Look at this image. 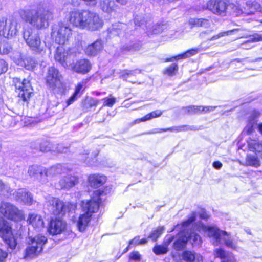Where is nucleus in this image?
Returning <instances> with one entry per match:
<instances>
[{"mask_svg":"<svg viewBox=\"0 0 262 262\" xmlns=\"http://www.w3.org/2000/svg\"><path fill=\"white\" fill-rule=\"evenodd\" d=\"M53 13L48 9L39 8L27 12L26 20L32 25L42 28L48 26V21L52 19Z\"/></svg>","mask_w":262,"mask_h":262,"instance_id":"obj_4","label":"nucleus"},{"mask_svg":"<svg viewBox=\"0 0 262 262\" xmlns=\"http://www.w3.org/2000/svg\"><path fill=\"white\" fill-rule=\"evenodd\" d=\"M164 230L163 226L157 227L155 230H153L148 238H151L153 241H156L157 239L161 235Z\"/></svg>","mask_w":262,"mask_h":262,"instance_id":"obj_39","label":"nucleus"},{"mask_svg":"<svg viewBox=\"0 0 262 262\" xmlns=\"http://www.w3.org/2000/svg\"><path fill=\"white\" fill-rule=\"evenodd\" d=\"M77 95H75V93L67 101V106H69L76 99Z\"/></svg>","mask_w":262,"mask_h":262,"instance_id":"obj_56","label":"nucleus"},{"mask_svg":"<svg viewBox=\"0 0 262 262\" xmlns=\"http://www.w3.org/2000/svg\"><path fill=\"white\" fill-rule=\"evenodd\" d=\"M0 213L7 219L16 222L25 219L23 211L8 202L2 201L0 203Z\"/></svg>","mask_w":262,"mask_h":262,"instance_id":"obj_8","label":"nucleus"},{"mask_svg":"<svg viewBox=\"0 0 262 262\" xmlns=\"http://www.w3.org/2000/svg\"><path fill=\"white\" fill-rule=\"evenodd\" d=\"M27 222L34 229L40 230L44 226V222L42 217L35 213H31L28 215Z\"/></svg>","mask_w":262,"mask_h":262,"instance_id":"obj_21","label":"nucleus"},{"mask_svg":"<svg viewBox=\"0 0 262 262\" xmlns=\"http://www.w3.org/2000/svg\"><path fill=\"white\" fill-rule=\"evenodd\" d=\"M260 115V113L257 111H254L251 115V116L249 118V120H254L255 118L258 117Z\"/></svg>","mask_w":262,"mask_h":262,"instance_id":"obj_58","label":"nucleus"},{"mask_svg":"<svg viewBox=\"0 0 262 262\" xmlns=\"http://www.w3.org/2000/svg\"><path fill=\"white\" fill-rule=\"evenodd\" d=\"M103 101V106L112 107L116 102V98L114 97L112 95H110L108 97H105L102 99Z\"/></svg>","mask_w":262,"mask_h":262,"instance_id":"obj_41","label":"nucleus"},{"mask_svg":"<svg viewBox=\"0 0 262 262\" xmlns=\"http://www.w3.org/2000/svg\"><path fill=\"white\" fill-rule=\"evenodd\" d=\"M248 147L251 151L259 153L262 151V141L258 140L249 139L248 141Z\"/></svg>","mask_w":262,"mask_h":262,"instance_id":"obj_31","label":"nucleus"},{"mask_svg":"<svg viewBox=\"0 0 262 262\" xmlns=\"http://www.w3.org/2000/svg\"><path fill=\"white\" fill-rule=\"evenodd\" d=\"M233 31V30H229L227 31L221 32L219 34L213 36L209 39V40H216L223 36H227L229 35V33L232 32Z\"/></svg>","mask_w":262,"mask_h":262,"instance_id":"obj_47","label":"nucleus"},{"mask_svg":"<svg viewBox=\"0 0 262 262\" xmlns=\"http://www.w3.org/2000/svg\"><path fill=\"white\" fill-rule=\"evenodd\" d=\"M0 236L12 249L17 245L16 238L13 235L10 223L3 218H0Z\"/></svg>","mask_w":262,"mask_h":262,"instance_id":"obj_10","label":"nucleus"},{"mask_svg":"<svg viewBox=\"0 0 262 262\" xmlns=\"http://www.w3.org/2000/svg\"><path fill=\"white\" fill-rule=\"evenodd\" d=\"M71 68L74 72L84 74L91 70V64L88 60L83 59L77 61L75 64L71 66Z\"/></svg>","mask_w":262,"mask_h":262,"instance_id":"obj_19","label":"nucleus"},{"mask_svg":"<svg viewBox=\"0 0 262 262\" xmlns=\"http://www.w3.org/2000/svg\"><path fill=\"white\" fill-rule=\"evenodd\" d=\"M199 26L207 28L209 26V21L207 19L199 18Z\"/></svg>","mask_w":262,"mask_h":262,"instance_id":"obj_52","label":"nucleus"},{"mask_svg":"<svg viewBox=\"0 0 262 262\" xmlns=\"http://www.w3.org/2000/svg\"><path fill=\"white\" fill-rule=\"evenodd\" d=\"M7 253L0 249V262L4 261L7 258Z\"/></svg>","mask_w":262,"mask_h":262,"instance_id":"obj_55","label":"nucleus"},{"mask_svg":"<svg viewBox=\"0 0 262 262\" xmlns=\"http://www.w3.org/2000/svg\"><path fill=\"white\" fill-rule=\"evenodd\" d=\"M213 166L216 169H220L222 167V164L219 161H215L213 163Z\"/></svg>","mask_w":262,"mask_h":262,"instance_id":"obj_60","label":"nucleus"},{"mask_svg":"<svg viewBox=\"0 0 262 262\" xmlns=\"http://www.w3.org/2000/svg\"><path fill=\"white\" fill-rule=\"evenodd\" d=\"M12 58L16 64L24 67L27 70H32L36 66V62L33 59L20 52H15Z\"/></svg>","mask_w":262,"mask_h":262,"instance_id":"obj_15","label":"nucleus"},{"mask_svg":"<svg viewBox=\"0 0 262 262\" xmlns=\"http://www.w3.org/2000/svg\"><path fill=\"white\" fill-rule=\"evenodd\" d=\"M77 95H75V93L67 101V106H69L76 99Z\"/></svg>","mask_w":262,"mask_h":262,"instance_id":"obj_57","label":"nucleus"},{"mask_svg":"<svg viewBox=\"0 0 262 262\" xmlns=\"http://www.w3.org/2000/svg\"><path fill=\"white\" fill-rule=\"evenodd\" d=\"M260 161L257 156L253 155H248L245 159L246 166L257 168L260 166Z\"/></svg>","mask_w":262,"mask_h":262,"instance_id":"obj_33","label":"nucleus"},{"mask_svg":"<svg viewBox=\"0 0 262 262\" xmlns=\"http://www.w3.org/2000/svg\"><path fill=\"white\" fill-rule=\"evenodd\" d=\"M0 191L6 195L11 194V190L10 186L7 184H4L1 180H0Z\"/></svg>","mask_w":262,"mask_h":262,"instance_id":"obj_44","label":"nucleus"},{"mask_svg":"<svg viewBox=\"0 0 262 262\" xmlns=\"http://www.w3.org/2000/svg\"><path fill=\"white\" fill-rule=\"evenodd\" d=\"M153 251L156 255L163 254L167 253L168 248L165 245L156 246L153 248Z\"/></svg>","mask_w":262,"mask_h":262,"instance_id":"obj_42","label":"nucleus"},{"mask_svg":"<svg viewBox=\"0 0 262 262\" xmlns=\"http://www.w3.org/2000/svg\"><path fill=\"white\" fill-rule=\"evenodd\" d=\"M163 30V25H155L149 30V32L152 34H158Z\"/></svg>","mask_w":262,"mask_h":262,"instance_id":"obj_46","label":"nucleus"},{"mask_svg":"<svg viewBox=\"0 0 262 262\" xmlns=\"http://www.w3.org/2000/svg\"><path fill=\"white\" fill-rule=\"evenodd\" d=\"M103 44L101 40H97L88 45L85 49V53L88 56H94L102 49Z\"/></svg>","mask_w":262,"mask_h":262,"instance_id":"obj_23","label":"nucleus"},{"mask_svg":"<svg viewBox=\"0 0 262 262\" xmlns=\"http://www.w3.org/2000/svg\"><path fill=\"white\" fill-rule=\"evenodd\" d=\"M178 71V66L176 63H173L167 67L164 71L163 73L169 76H173L176 75Z\"/></svg>","mask_w":262,"mask_h":262,"instance_id":"obj_40","label":"nucleus"},{"mask_svg":"<svg viewBox=\"0 0 262 262\" xmlns=\"http://www.w3.org/2000/svg\"><path fill=\"white\" fill-rule=\"evenodd\" d=\"M194 212L191 214L190 217L182 224L183 231H181L178 235V238L173 244V247L177 250L183 249L186 245L189 240L193 246H200L202 243V239L199 234L194 233V231H191L190 233L185 232L186 228L188 227L195 219Z\"/></svg>","mask_w":262,"mask_h":262,"instance_id":"obj_3","label":"nucleus"},{"mask_svg":"<svg viewBox=\"0 0 262 262\" xmlns=\"http://www.w3.org/2000/svg\"><path fill=\"white\" fill-rule=\"evenodd\" d=\"M83 86V83H79L78 84V85L76 87V89H75V95L78 94V93L80 92L81 90L82 89Z\"/></svg>","mask_w":262,"mask_h":262,"instance_id":"obj_61","label":"nucleus"},{"mask_svg":"<svg viewBox=\"0 0 262 262\" xmlns=\"http://www.w3.org/2000/svg\"><path fill=\"white\" fill-rule=\"evenodd\" d=\"M7 69L8 64L3 59H0V74L5 73Z\"/></svg>","mask_w":262,"mask_h":262,"instance_id":"obj_51","label":"nucleus"},{"mask_svg":"<svg viewBox=\"0 0 262 262\" xmlns=\"http://www.w3.org/2000/svg\"><path fill=\"white\" fill-rule=\"evenodd\" d=\"M114 3L111 0H102L100 4L101 9L107 13H111L114 10Z\"/></svg>","mask_w":262,"mask_h":262,"instance_id":"obj_35","label":"nucleus"},{"mask_svg":"<svg viewBox=\"0 0 262 262\" xmlns=\"http://www.w3.org/2000/svg\"><path fill=\"white\" fill-rule=\"evenodd\" d=\"M11 49L8 42L2 41L0 43V54H7Z\"/></svg>","mask_w":262,"mask_h":262,"instance_id":"obj_43","label":"nucleus"},{"mask_svg":"<svg viewBox=\"0 0 262 262\" xmlns=\"http://www.w3.org/2000/svg\"><path fill=\"white\" fill-rule=\"evenodd\" d=\"M199 52V49L197 48L191 49L185 52L182 54L177 55V59H185L196 54Z\"/></svg>","mask_w":262,"mask_h":262,"instance_id":"obj_38","label":"nucleus"},{"mask_svg":"<svg viewBox=\"0 0 262 262\" xmlns=\"http://www.w3.org/2000/svg\"><path fill=\"white\" fill-rule=\"evenodd\" d=\"M139 237L138 236L135 237L134 239L130 241L129 242V247L136 246L139 245Z\"/></svg>","mask_w":262,"mask_h":262,"instance_id":"obj_53","label":"nucleus"},{"mask_svg":"<svg viewBox=\"0 0 262 262\" xmlns=\"http://www.w3.org/2000/svg\"><path fill=\"white\" fill-rule=\"evenodd\" d=\"M69 54L65 51V49L62 45L57 47L54 55L55 59L65 68L68 67V59Z\"/></svg>","mask_w":262,"mask_h":262,"instance_id":"obj_20","label":"nucleus"},{"mask_svg":"<svg viewBox=\"0 0 262 262\" xmlns=\"http://www.w3.org/2000/svg\"><path fill=\"white\" fill-rule=\"evenodd\" d=\"M255 124L254 120H249V122L246 125V126L245 127L243 133L244 134L246 133L247 135H250L252 133H253L254 130L253 125Z\"/></svg>","mask_w":262,"mask_h":262,"instance_id":"obj_45","label":"nucleus"},{"mask_svg":"<svg viewBox=\"0 0 262 262\" xmlns=\"http://www.w3.org/2000/svg\"><path fill=\"white\" fill-rule=\"evenodd\" d=\"M215 108V106H189L183 108V110L185 113L193 114L200 113L202 112H211L214 111Z\"/></svg>","mask_w":262,"mask_h":262,"instance_id":"obj_25","label":"nucleus"},{"mask_svg":"<svg viewBox=\"0 0 262 262\" xmlns=\"http://www.w3.org/2000/svg\"><path fill=\"white\" fill-rule=\"evenodd\" d=\"M99 103V100L91 97H87L82 102L83 107L88 108L92 106H96Z\"/></svg>","mask_w":262,"mask_h":262,"instance_id":"obj_37","label":"nucleus"},{"mask_svg":"<svg viewBox=\"0 0 262 262\" xmlns=\"http://www.w3.org/2000/svg\"><path fill=\"white\" fill-rule=\"evenodd\" d=\"M199 18H191L189 20V24L192 26H199Z\"/></svg>","mask_w":262,"mask_h":262,"instance_id":"obj_54","label":"nucleus"},{"mask_svg":"<svg viewBox=\"0 0 262 262\" xmlns=\"http://www.w3.org/2000/svg\"><path fill=\"white\" fill-rule=\"evenodd\" d=\"M18 32L16 20L2 18L0 19V35L8 39L15 36Z\"/></svg>","mask_w":262,"mask_h":262,"instance_id":"obj_11","label":"nucleus"},{"mask_svg":"<svg viewBox=\"0 0 262 262\" xmlns=\"http://www.w3.org/2000/svg\"><path fill=\"white\" fill-rule=\"evenodd\" d=\"M100 198H93L89 200L83 201L81 202L82 209L85 213L91 215L93 213L97 212L99 209Z\"/></svg>","mask_w":262,"mask_h":262,"instance_id":"obj_17","label":"nucleus"},{"mask_svg":"<svg viewBox=\"0 0 262 262\" xmlns=\"http://www.w3.org/2000/svg\"><path fill=\"white\" fill-rule=\"evenodd\" d=\"M14 199L18 202L30 205L32 202V196L26 189H19L13 193Z\"/></svg>","mask_w":262,"mask_h":262,"instance_id":"obj_18","label":"nucleus"},{"mask_svg":"<svg viewBox=\"0 0 262 262\" xmlns=\"http://www.w3.org/2000/svg\"><path fill=\"white\" fill-rule=\"evenodd\" d=\"M226 253L224 250L221 248L216 249L215 250V256L223 259L225 257Z\"/></svg>","mask_w":262,"mask_h":262,"instance_id":"obj_50","label":"nucleus"},{"mask_svg":"<svg viewBox=\"0 0 262 262\" xmlns=\"http://www.w3.org/2000/svg\"><path fill=\"white\" fill-rule=\"evenodd\" d=\"M162 113H163L162 111H161L160 110H156L155 111H153V112L147 114L146 115H145V116H144L143 117H142L140 119H136L134 121L133 124H138L141 122H145L146 121H149L154 118L159 117L162 115Z\"/></svg>","mask_w":262,"mask_h":262,"instance_id":"obj_32","label":"nucleus"},{"mask_svg":"<svg viewBox=\"0 0 262 262\" xmlns=\"http://www.w3.org/2000/svg\"><path fill=\"white\" fill-rule=\"evenodd\" d=\"M68 170V168L65 165L61 164H57L44 170L45 171V176L47 177H52L65 173L67 172Z\"/></svg>","mask_w":262,"mask_h":262,"instance_id":"obj_24","label":"nucleus"},{"mask_svg":"<svg viewBox=\"0 0 262 262\" xmlns=\"http://www.w3.org/2000/svg\"><path fill=\"white\" fill-rule=\"evenodd\" d=\"M78 183V178L75 176L67 175L62 177L59 182L61 188L69 189Z\"/></svg>","mask_w":262,"mask_h":262,"instance_id":"obj_22","label":"nucleus"},{"mask_svg":"<svg viewBox=\"0 0 262 262\" xmlns=\"http://www.w3.org/2000/svg\"><path fill=\"white\" fill-rule=\"evenodd\" d=\"M252 40L253 41H258L262 40V35L254 34L252 36Z\"/></svg>","mask_w":262,"mask_h":262,"instance_id":"obj_59","label":"nucleus"},{"mask_svg":"<svg viewBox=\"0 0 262 262\" xmlns=\"http://www.w3.org/2000/svg\"><path fill=\"white\" fill-rule=\"evenodd\" d=\"M129 259L139 262L141 259V255L138 251H134L129 255Z\"/></svg>","mask_w":262,"mask_h":262,"instance_id":"obj_48","label":"nucleus"},{"mask_svg":"<svg viewBox=\"0 0 262 262\" xmlns=\"http://www.w3.org/2000/svg\"><path fill=\"white\" fill-rule=\"evenodd\" d=\"M67 223L59 218L52 219L50 223L48 232L52 235H57L61 233L65 230Z\"/></svg>","mask_w":262,"mask_h":262,"instance_id":"obj_16","label":"nucleus"},{"mask_svg":"<svg viewBox=\"0 0 262 262\" xmlns=\"http://www.w3.org/2000/svg\"><path fill=\"white\" fill-rule=\"evenodd\" d=\"M177 56H173L171 58H167L165 59V62H172L174 60H179L180 59H177L176 58Z\"/></svg>","mask_w":262,"mask_h":262,"instance_id":"obj_63","label":"nucleus"},{"mask_svg":"<svg viewBox=\"0 0 262 262\" xmlns=\"http://www.w3.org/2000/svg\"><path fill=\"white\" fill-rule=\"evenodd\" d=\"M47 242L46 236L39 234L34 237H29L28 246L25 250L24 257L26 259H32L37 257L43 250V246Z\"/></svg>","mask_w":262,"mask_h":262,"instance_id":"obj_6","label":"nucleus"},{"mask_svg":"<svg viewBox=\"0 0 262 262\" xmlns=\"http://www.w3.org/2000/svg\"><path fill=\"white\" fill-rule=\"evenodd\" d=\"M183 259L186 262H203V257L200 254L190 251H185L182 253Z\"/></svg>","mask_w":262,"mask_h":262,"instance_id":"obj_27","label":"nucleus"},{"mask_svg":"<svg viewBox=\"0 0 262 262\" xmlns=\"http://www.w3.org/2000/svg\"><path fill=\"white\" fill-rule=\"evenodd\" d=\"M141 73V70L139 69H136L132 71H128L125 70L121 73L120 75V77L123 78L124 80L128 81V79L130 76H135L137 74H140ZM128 81H130L128 80Z\"/></svg>","mask_w":262,"mask_h":262,"instance_id":"obj_36","label":"nucleus"},{"mask_svg":"<svg viewBox=\"0 0 262 262\" xmlns=\"http://www.w3.org/2000/svg\"><path fill=\"white\" fill-rule=\"evenodd\" d=\"M71 29L62 24H59L56 28H54L52 36L55 42L59 45H64L71 36Z\"/></svg>","mask_w":262,"mask_h":262,"instance_id":"obj_13","label":"nucleus"},{"mask_svg":"<svg viewBox=\"0 0 262 262\" xmlns=\"http://www.w3.org/2000/svg\"><path fill=\"white\" fill-rule=\"evenodd\" d=\"M244 11L248 14H252L255 11L262 12V7L257 2L251 0L246 3V7H244Z\"/></svg>","mask_w":262,"mask_h":262,"instance_id":"obj_29","label":"nucleus"},{"mask_svg":"<svg viewBox=\"0 0 262 262\" xmlns=\"http://www.w3.org/2000/svg\"><path fill=\"white\" fill-rule=\"evenodd\" d=\"M98 150L92 152H85L81 155V159L83 160L86 164L93 165L97 161V156L98 155Z\"/></svg>","mask_w":262,"mask_h":262,"instance_id":"obj_30","label":"nucleus"},{"mask_svg":"<svg viewBox=\"0 0 262 262\" xmlns=\"http://www.w3.org/2000/svg\"><path fill=\"white\" fill-rule=\"evenodd\" d=\"M91 216V214L85 213L79 216L77 222V226L80 231H84L90 222Z\"/></svg>","mask_w":262,"mask_h":262,"instance_id":"obj_28","label":"nucleus"},{"mask_svg":"<svg viewBox=\"0 0 262 262\" xmlns=\"http://www.w3.org/2000/svg\"><path fill=\"white\" fill-rule=\"evenodd\" d=\"M62 77L59 71L54 67H49L46 77L48 86L53 91H60L62 88Z\"/></svg>","mask_w":262,"mask_h":262,"instance_id":"obj_9","label":"nucleus"},{"mask_svg":"<svg viewBox=\"0 0 262 262\" xmlns=\"http://www.w3.org/2000/svg\"><path fill=\"white\" fill-rule=\"evenodd\" d=\"M195 228L200 232H207L208 236L211 238V242L214 246H217L224 243L229 248L234 250L237 248L236 244L229 236L228 233L226 231L219 229L216 226H208L202 223H199L195 226L194 229Z\"/></svg>","mask_w":262,"mask_h":262,"instance_id":"obj_2","label":"nucleus"},{"mask_svg":"<svg viewBox=\"0 0 262 262\" xmlns=\"http://www.w3.org/2000/svg\"><path fill=\"white\" fill-rule=\"evenodd\" d=\"M200 216L201 218L204 219H206L208 217V214L204 210H202L201 212L200 213Z\"/></svg>","mask_w":262,"mask_h":262,"instance_id":"obj_62","label":"nucleus"},{"mask_svg":"<svg viewBox=\"0 0 262 262\" xmlns=\"http://www.w3.org/2000/svg\"><path fill=\"white\" fill-rule=\"evenodd\" d=\"M50 143L44 141L42 142L40 147V149L41 151L43 152H47L48 151H50L51 150V146H50Z\"/></svg>","mask_w":262,"mask_h":262,"instance_id":"obj_49","label":"nucleus"},{"mask_svg":"<svg viewBox=\"0 0 262 262\" xmlns=\"http://www.w3.org/2000/svg\"><path fill=\"white\" fill-rule=\"evenodd\" d=\"M69 21L74 26L90 31L98 30L103 25L96 13L88 10H74L70 12Z\"/></svg>","mask_w":262,"mask_h":262,"instance_id":"obj_1","label":"nucleus"},{"mask_svg":"<svg viewBox=\"0 0 262 262\" xmlns=\"http://www.w3.org/2000/svg\"><path fill=\"white\" fill-rule=\"evenodd\" d=\"M23 37L30 49L36 53H41L45 49V45L41 42L38 33L31 28L25 29Z\"/></svg>","mask_w":262,"mask_h":262,"instance_id":"obj_7","label":"nucleus"},{"mask_svg":"<svg viewBox=\"0 0 262 262\" xmlns=\"http://www.w3.org/2000/svg\"><path fill=\"white\" fill-rule=\"evenodd\" d=\"M173 237H169L165 242V243H164V245H165L167 247H168V246L172 242V241H173Z\"/></svg>","mask_w":262,"mask_h":262,"instance_id":"obj_64","label":"nucleus"},{"mask_svg":"<svg viewBox=\"0 0 262 262\" xmlns=\"http://www.w3.org/2000/svg\"><path fill=\"white\" fill-rule=\"evenodd\" d=\"M232 4L228 5L223 0H210L207 3V8L213 13L225 16L229 8L232 7Z\"/></svg>","mask_w":262,"mask_h":262,"instance_id":"obj_14","label":"nucleus"},{"mask_svg":"<svg viewBox=\"0 0 262 262\" xmlns=\"http://www.w3.org/2000/svg\"><path fill=\"white\" fill-rule=\"evenodd\" d=\"M44 170H45V168H43L42 167L37 165H33L29 167L28 173L31 177H34L36 178H38L39 176H41L43 173L45 174V171Z\"/></svg>","mask_w":262,"mask_h":262,"instance_id":"obj_34","label":"nucleus"},{"mask_svg":"<svg viewBox=\"0 0 262 262\" xmlns=\"http://www.w3.org/2000/svg\"><path fill=\"white\" fill-rule=\"evenodd\" d=\"M13 82L18 97L22 98L24 101H27L30 98L33 91L30 81L25 79L21 81L19 78H14Z\"/></svg>","mask_w":262,"mask_h":262,"instance_id":"obj_12","label":"nucleus"},{"mask_svg":"<svg viewBox=\"0 0 262 262\" xmlns=\"http://www.w3.org/2000/svg\"><path fill=\"white\" fill-rule=\"evenodd\" d=\"M106 177L103 175L92 174L89 177L88 181L91 186L97 188L103 185L106 181Z\"/></svg>","mask_w":262,"mask_h":262,"instance_id":"obj_26","label":"nucleus"},{"mask_svg":"<svg viewBox=\"0 0 262 262\" xmlns=\"http://www.w3.org/2000/svg\"><path fill=\"white\" fill-rule=\"evenodd\" d=\"M45 206L49 211L56 215H63L67 212L74 211L77 206L75 203L63 202L57 198L48 197Z\"/></svg>","mask_w":262,"mask_h":262,"instance_id":"obj_5","label":"nucleus"}]
</instances>
